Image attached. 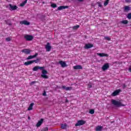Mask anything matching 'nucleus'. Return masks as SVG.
<instances>
[{"mask_svg": "<svg viewBox=\"0 0 131 131\" xmlns=\"http://www.w3.org/2000/svg\"><path fill=\"white\" fill-rule=\"evenodd\" d=\"M45 48L46 49L47 52H50L52 49V46H51V44L50 42H47V45L45 46Z\"/></svg>", "mask_w": 131, "mask_h": 131, "instance_id": "6e6552de", "label": "nucleus"}, {"mask_svg": "<svg viewBox=\"0 0 131 131\" xmlns=\"http://www.w3.org/2000/svg\"><path fill=\"white\" fill-rule=\"evenodd\" d=\"M121 23H122V24H127L128 21H127V20H123L121 21Z\"/></svg>", "mask_w": 131, "mask_h": 131, "instance_id": "2f4dec72", "label": "nucleus"}, {"mask_svg": "<svg viewBox=\"0 0 131 131\" xmlns=\"http://www.w3.org/2000/svg\"><path fill=\"white\" fill-rule=\"evenodd\" d=\"M43 122V119H41L39 121H38V122L36 124V126H37V127H39V126H40V125L42 124Z\"/></svg>", "mask_w": 131, "mask_h": 131, "instance_id": "2eb2a0df", "label": "nucleus"}, {"mask_svg": "<svg viewBox=\"0 0 131 131\" xmlns=\"http://www.w3.org/2000/svg\"><path fill=\"white\" fill-rule=\"evenodd\" d=\"M110 66H109V63H105L101 68V69L102 70V71H106L107 69H108L109 67Z\"/></svg>", "mask_w": 131, "mask_h": 131, "instance_id": "423d86ee", "label": "nucleus"}, {"mask_svg": "<svg viewBox=\"0 0 131 131\" xmlns=\"http://www.w3.org/2000/svg\"><path fill=\"white\" fill-rule=\"evenodd\" d=\"M104 39L110 41L111 40V38L109 37L108 36H105L104 37Z\"/></svg>", "mask_w": 131, "mask_h": 131, "instance_id": "473e14b6", "label": "nucleus"}, {"mask_svg": "<svg viewBox=\"0 0 131 131\" xmlns=\"http://www.w3.org/2000/svg\"><path fill=\"white\" fill-rule=\"evenodd\" d=\"M38 61H39V58H37L36 60H32V62L33 63H38Z\"/></svg>", "mask_w": 131, "mask_h": 131, "instance_id": "c756f323", "label": "nucleus"}, {"mask_svg": "<svg viewBox=\"0 0 131 131\" xmlns=\"http://www.w3.org/2000/svg\"><path fill=\"white\" fill-rule=\"evenodd\" d=\"M93 47H94V45L91 43H88L85 45V46L84 47V48L85 49H92Z\"/></svg>", "mask_w": 131, "mask_h": 131, "instance_id": "f8f14e48", "label": "nucleus"}, {"mask_svg": "<svg viewBox=\"0 0 131 131\" xmlns=\"http://www.w3.org/2000/svg\"><path fill=\"white\" fill-rule=\"evenodd\" d=\"M33 106H34V103L32 102V103L30 104V105H29V107H28V110L29 111H30L32 110V109H33Z\"/></svg>", "mask_w": 131, "mask_h": 131, "instance_id": "aec40b11", "label": "nucleus"}, {"mask_svg": "<svg viewBox=\"0 0 131 131\" xmlns=\"http://www.w3.org/2000/svg\"><path fill=\"white\" fill-rule=\"evenodd\" d=\"M6 40L7 41H11V38H10V37H7V38H6Z\"/></svg>", "mask_w": 131, "mask_h": 131, "instance_id": "c9c22d12", "label": "nucleus"}, {"mask_svg": "<svg viewBox=\"0 0 131 131\" xmlns=\"http://www.w3.org/2000/svg\"><path fill=\"white\" fill-rule=\"evenodd\" d=\"M97 5H98V6L100 7V8H102V4H101V2H98L97 3Z\"/></svg>", "mask_w": 131, "mask_h": 131, "instance_id": "72a5a7b5", "label": "nucleus"}, {"mask_svg": "<svg viewBox=\"0 0 131 131\" xmlns=\"http://www.w3.org/2000/svg\"><path fill=\"white\" fill-rule=\"evenodd\" d=\"M43 96H47V92H46V91H44L43 93L42 94Z\"/></svg>", "mask_w": 131, "mask_h": 131, "instance_id": "58836bf2", "label": "nucleus"}, {"mask_svg": "<svg viewBox=\"0 0 131 131\" xmlns=\"http://www.w3.org/2000/svg\"><path fill=\"white\" fill-rule=\"evenodd\" d=\"M88 86L89 89H91L92 88L93 85H92V84H88Z\"/></svg>", "mask_w": 131, "mask_h": 131, "instance_id": "4c0bfd02", "label": "nucleus"}, {"mask_svg": "<svg viewBox=\"0 0 131 131\" xmlns=\"http://www.w3.org/2000/svg\"><path fill=\"white\" fill-rule=\"evenodd\" d=\"M130 10L129 6H126L124 7V12H128Z\"/></svg>", "mask_w": 131, "mask_h": 131, "instance_id": "5701e85b", "label": "nucleus"}, {"mask_svg": "<svg viewBox=\"0 0 131 131\" xmlns=\"http://www.w3.org/2000/svg\"><path fill=\"white\" fill-rule=\"evenodd\" d=\"M62 89L63 90H66V91H71V90H72V87H66V86L63 85Z\"/></svg>", "mask_w": 131, "mask_h": 131, "instance_id": "6ab92c4d", "label": "nucleus"}, {"mask_svg": "<svg viewBox=\"0 0 131 131\" xmlns=\"http://www.w3.org/2000/svg\"><path fill=\"white\" fill-rule=\"evenodd\" d=\"M78 2H83L84 0H77Z\"/></svg>", "mask_w": 131, "mask_h": 131, "instance_id": "37998d69", "label": "nucleus"}, {"mask_svg": "<svg viewBox=\"0 0 131 131\" xmlns=\"http://www.w3.org/2000/svg\"><path fill=\"white\" fill-rule=\"evenodd\" d=\"M20 24L24 25H30V23L28 22L27 20H23L20 21Z\"/></svg>", "mask_w": 131, "mask_h": 131, "instance_id": "f3484780", "label": "nucleus"}, {"mask_svg": "<svg viewBox=\"0 0 131 131\" xmlns=\"http://www.w3.org/2000/svg\"><path fill=\"white\" fill-rule=\"evenodd\" d=\"M6 8H9V6H7Z\"/></svg>", "mask_w": 131, "mask_h": 131, "instance_id": "a18cd8bd", "label": "nucleus"}, {"mask_svg": "<svg viewBox=\"0 0 131 131\" xmlns=\"http://www.w3.org/2000/svg\"><path fill=\"white\" fill-rule=\"evenodd\" d=\"M59 64H60V65H61V67H62V68H64V67H67V64H66V62L65 61H59Z\"/></svg>", "mask_w": 131, "mask_h": 131, "instance_id": "dca6fc26", "label": "nucleus"}, {"mask_svg": "<svg viewBox=\"0 0 131 131\" xmlns=\"http://www.w3.org/2000/svg\"><path fill=\"white\" fill-rule=\"evenodd\" d=\"M8 6L9 7L10 11H15V10L18 9V7L16 5L12 6V4H9Z\"/></svg>", "mask_w": 131, "mask_h": 131, "instance_id": "0eeeda50", "label": "nucleus"}, {"mask_svg": "<svg viewBox=\"0 0 131 131\" xmlns=\"http://www.w3.org/2000/svg\"><path fill=\"white\" fill-rule=\"evenodd\" d=\"M34 83H36V81H32L30 83V85H33V84H34Z\"/></svg>", "mask_w": 131, "mask_h": 131, "instance_id": "e433bc0d", "label": "nucleus"}, {"mask_svg": "<svg viewBox=\"0 0 131 131\" xmlns=\"http://www.w3.org/2000/svg\"><path fill=\"white\" fill-rule=\"evenodd\" d=\"M98 56L99 57H109V55L106 53H97Z\"/></svg>", "mask_w": 131, "mask_h": 131, "instance_id": "a211bd4d", "label": "nucleus"}, {"mask_svg": "<svg viewBox=\"0 0 131 131\" xmlns=\"http://www.w3.org/2000/svg\"><path fill=\"white\" fill-rule=\"evenodd\" d=\"M48 130H49V127H44L41 130V131H48Z\"/></svg>", "mask_w": 131, "mask_h": 131, "instance_id": "7c9ffc66", "label": "nucleus"}, {"mask_svg": "<svg viewBox=\"0 0 131 131\" xmlns=\"http://www.w3.org/2000/svg\"><path fill=\"white\" fill-rule=\"evenodd\" d=\"M79 28V25L74 26L73 27V30H76Z\"/></svg>", "mask_w": 131, "mask_h": 131, "instance_id": "a878e982", "label": "nucleus"}, {"mask_svg": "<svg viewBox=\"0 0 131 131\" xmlns=\"http://www.w3.org/2000/svg\"><path fill=\"white\" fill-rule=\"evenodd\" d=\"M121 92V90L120 89L114 91L113 93H112L111 96H112V97H116V96L119 95V93H120Z\"/></svg>", "mask_w": 131, "mask_h": 131, "instance_id": "39448f33", "label": "nucleus"}, {"mask_svg": "<svg viewBox=\"0 0 131 131\" xmlns=\"http://www.w3.org/2000/svg\"><path fill=\"white\" fill-rule=\"evenodd\" d=\"M126 88V85L125 84H123V89H125Z\"/></svg>", "mask_w": 131, "mask_h": 131, "instance_id": "a19ab883", "label": "nucleus"}, {"mask_svg": "<svg viewBox=\"0 0 131 131\" xmlns=\"http://www.w3.org/2000/svg\"><path fill=\"white\" fill-rule=\"evenodd\" d=\"M42 70V75H41V77H42V78L48 79L49 78V77L48 75L46 74H48V71L45 69H41Z\"/></svg>", "mask_w": 131, "mask_h": 131, "instance_id": "f03ea898", "label": "nucleus"}, {"mask_svg": "<svg viewBox=\"0 0 131 131\" xmlns=\"http://www.w3.org/2000/svg\"><path fill=\"white\" fill-rule=\"evenodd\" d=\"M85 121L83 120H79L75 125V126H80V125H83V124H85Z\"/></svg>", "mask_w": 131, "mask_h": 131, "instance_id": "20e7f679", "label": "nucleus"}, {"mask_svg": "<svg viewBox=\"0 0 131 131\" xmlns=\"http://www.w3.org/2000/svg\"><path fill=\"white\" fill-rule=\"evenodd\" d=\"M73 69L75 70H80L81 69H83V68H82V66L80 65H77L76 66H74Z\"/></svg>", "mask_w": 131, "mask_h": 131, "instance_id": "4468645a", "label": "nucleus"}, {"mask_svg": "<svg viewBox=\"0 0 131 131\" xmlns=\"http://www.w3.org/2000/svg\"><path fill=\"white\" fill-rule=\"evenodd\" d=\"M21 52L23 53H24V54H26V55H29L30 53H31V50L30 49H25L21 50Z\"/></svg>", "mask_w": 131, "mask_h": 131, "instance_id": "1a4fd4ad", "label": "nucleus"}, {"mask_svg": "<svg viewBox=\"0 0 131 131\" xmlns=\"http://www.w3.org/2000/svg\"><path fill=\"white\" fill-rule=\"evenodd\" d=\"M127 18H128V19H131V13L128 14Z\"/></svg>", "mask_w": 131, "mask_h": 131, "instance_id": "f704fd0d", "label": "nucleus"}, {"mask_svg": "<svg viewBox=\"0 0 131 131\" xmlns=\"http://www.w3.org/2000/svg\"><path fill=\"white\" fill-rule=\"evenodd\" d=\"M28 119L29 120H30V119H31V118H30V117L28 116Z\"/></svg>", "mask_w": 131, "mask_h": 131, "instance_id": "c03bdc74", "label": "nucleus"}, {"mask_svg": "<svg viewBox=\"0 0 131 131\" xmlns=\"http://www.w3.org/2000/svg\"><path fill=\"white\" fill-rule=\"evenodd\" d=\"M38 69H40V70H41V69H45V67L36 66L33 68V71H37Z\"/></svg>", "mask_w": 131, "mask_h": 131, "instance_id": "9b49d317", "label": "nucleus"}, {"mask_svg": "<svg viewBox=\"0 0 131 131\" xmlns=\"http://www.w3.org/2000/svg\"><path fill=\"white\" fill-rule=\"evenodd\" d=\"M26 4H27V0H25L23 3H21L20 4L19 6L20 7H24V6H25V5H26Z\"/></svg>", "mask_w": 131, "mask_h": 131, "instance_id": "b1692460", "label": "nucleus"}, {"mask_svg": "<svg viewBox=\"0 0 131 131\" xmlns=\"http://www.w3.org/2000/svg\"><path fill=\"white\" fill-rule=\"evenodd\" d=\"M89 113L92 115L94 114H95V110H93V109L90 110L89 111Z\"/></svg>", "mask_w": 131, "mask_h": 131, "instance_id": "c85d7f7f", "label": "nucleus"}, {"mask_svg": "<svg viewBox=\"0 0 131 131\" xmlns=\"http://www.w3.org/2000/svg\"><path fill=\"white\" fill-rule=\"evenodd\" d=\"M103 129V126L98 125L96 127L95 130L96 131H101Z\"/></svg>", "mask_w": 131, "mask_h": 131, "instance_id": "412c9836", "label": "nucleus"}, {"mask_svg": "<svg viewBox=\"0 0 131 131\" xmlns=\"http://www.w3.org/2000/svg\"><path fill=\"white\" fill-rule=\"evenodd\" d=\"M61 127L62 129H65L67 127V124H61Z\"/></svg>", "mask_w": 131, "mask_h": 131, "instance_id": "393cba45", "label": "nucleus"}, {"mask_svg": "<svg viewBox=\"0 0 131 131\" xmlns=\"http://www.w3.org/2000/svg\"><path fill=\"white\" fill-rule=\"evenodd\" d=\"M69 7L68 6H60L58 7L57 10L58 11H62V10H65V9H68Z\"/></svg>", "mask_w": 131, "mask_h": 131, "instance_id": "9d476101", "label": "nucleus"}, {"mask_svg": "<svg viewBox=\"0 0 131 131\" xmlns=\"http://www.w3.org/2000/svg\"><path fill=\"white\" fill-rule=\"evenodd\" d=\"M51 7L53 8V9H55V8H57V4L55 3L51 4Z\"/></svg>", "mask_w": 131, "mask_h": 131, "instance_id": "bb28decb", "label": "nucleus"}, {"mask_svg": "<svg viewBox=\"0 0 131 131\" xmlns=\"http://www.w3.org/2000/svg\"><path fill=\"white\" fill-rule=\"evenodd\" d=\"M125 2H126V3H131V0H125Z\"/></svg>", "mask_w": 131, "mask_h": 131, "instance_id": "ea45409f", "label": "nucleus"}, {"mask_svg": "<svg viewBox=\"0 0 131 131\" xmlns=\"http://www.w3.org/2000/svg\"><path fill=\"white\" fill-rule=\"evenodd\" d=\"M38 56V53H36L34 55H30L27 57V60H30L31 59H33V58H35Z\"/></svg>", "mask_w": 131, "mask_h": 131, "instance_id": "ddd939ff", "label": "nucleus"}, {"mask_svg": "<svg viewBox=\"0 0 131 131\" xmlns=\"http://www.w3.org/2000/svg\"><path fill=\"white\" fill-rule=\"evenodd\" d=\"M128 71L129 72H131V66L128 68Z\"/></svg>", "mask_w": 131, "mask_h": 131, "instance_id": "79ce46f5", "label": "nucleus"}, {"mask_svg": "<svg viewBox=\"0 0 131 131\" xmlns=\"http://www.w3.org/2000/svg\"><path fill=\"white\" fill-rule=\"evenodd\" d=\"M24 38L27 41H31L33 39V36L31 35L26 34L24 36Z\"/></svg>", "mask_w": 131, "mask_h": 131, "instance_id": "7ed1b4c3", "label": "nucleus"}, {"mask_svg": "<svg viewBox=\"0 0 131 131\" xmlns=\"http://www.w3.org/2000/svg\"><path fill=\"white\" fill-rule=\"evenodd\" d=\"M32 63V60H31L25 62L24 65H25L26 66H28V65H31V64Z\"/></svg>", "mask_w": 131, "mask_h": 131, "instance_id": "4be33fe9", "label": "nucleus"}, {"mask_svg": "<svg viewBox=\"0 0 131 131\" xmlns=\"http://www.w3.org/2000/svg\"><path fill=\"white\" fill-rule=\"evenodd\" d=\"M109 1L110 0H105V1L104 3V7H106L109 4Z\"/></svg>", "mask_w": 131, "mask_h": 131, "instance_id": "cd10ccee", "label": "nucleus"}, {"mask_svg": "<svg viewBox=\"0 0 131 131\" xmlns=\"http://www.w3.org/2000/svg\"><path fill=\"white\" fill-rule=\"evenodd\" d=\"M112 104L116 106V107H123L125 106V105L122 104V102L120 100L117 101L115 99H112Z\"/></svg>", "mask_w": 131, "mask_h": 131, "instance_id": "f257e3e1", "label": "nucleus"}]
</instances>
